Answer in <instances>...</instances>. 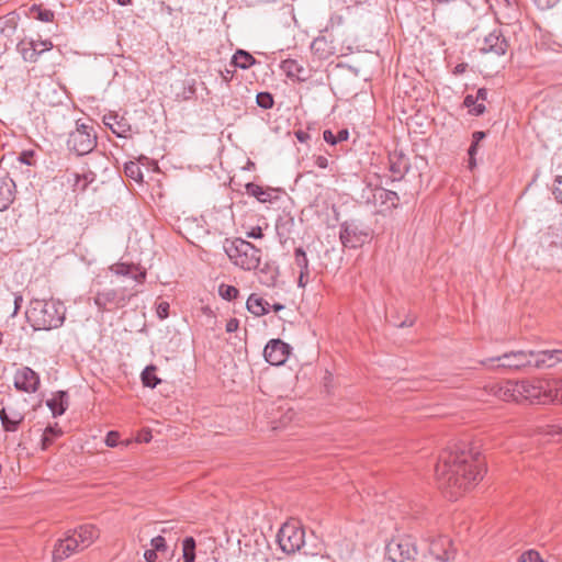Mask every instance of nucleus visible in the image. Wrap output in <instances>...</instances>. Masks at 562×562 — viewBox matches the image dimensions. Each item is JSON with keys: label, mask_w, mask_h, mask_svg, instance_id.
<instances>
[{"label": "nucleus", "mask_w": 562, "mask_h": 562, "mask_svg": "<svg viewBox=\"0 0 562 562\" xmlns=\"http://www.w3.org/2000/svg\"><path fill=\"white\" fill-rule=\"evenodd\" d=\"M283 307H284V306H283V305H281V304H274V305L272 306L273 311H276V312L281 311Z\"/></svg>", "instance_id": "62"}, {"label": "nucleus", "mask_w": 562, "mask_h": 562, "mask_svg": "<svg viewBox=\"0 0 562 562\" xmlns=\"http://www.w3.org/2000/svg\"><path fill=\"white\" fill-rule=\"evenodd\" d=\"M24 401L9 404L0 408V420L5 431H16L20 424L24 420L23 412Z\"/></svg>", "instance_id": "12"}, {"label": "nucleus", "mask_w": 562, "mask_h": 562, "mask_svg": "<svg viewBox=\"0 0 562 562\" xmlns=\"http://www.w3.org/2000/svg\"><path fill=\"white\" fill-rule=\"evenodd\" d=\"M61 435V429L57 426V424L53 427L49 426L45 429L42 437V449L46 450L49 445L54 441L55 438Z\"/></svg>", "instance_id": "28"}, {"label": "nucleus", "mask_w": 562, "mask_h": 562, "mask_svg": "<svg viewBox=\"0 0 562 562\" xmlns=\"http://www.w3.org/2000/svg\"><path fill=\"white\" fill-rule=\"evenodd\" d=\"M246 189L249 194L256 196L260 202H266L269 199V193L258 184L248 183Z\"/></svg>", "instance_id": "31"}, {"label": "nucleus", "mask_w": 562, "mask_h": 562, "mask_svg": "<svg viewBox=\"0 0 562 562\" xmlns=\"http://www.w3.org/2000/svg\"><path fill=\"white\" fill-rule=\"evenodd\" d=\"M477 145L479 144H475L472 142L468 153H469V156H470V166L473 167L474 166V156L477 151Z\"/></svg>", "instance_id": "49"}, {"label": "nucleus", "mask_w": 562, "mask_h": 562, "mask_svg": "<svg viewBox=\"0 0 562 562\" xmlns=\"http://www.w3.org/2000/svg\"><path fill=\"white\" fill-rule=\"evenodd\" d=\"M323 136L325 142L328 144L335 145L337 143L336 136L329 130L324 131Z\"/></svg>", "instance_id": "48"}, {"label": "nucleus", "mask_w": 562, "mask_h": 562, "mask_svg": "<svg viewBox=\"0 0 562 562\" xmlns=\"http://www.w3.org/2000/svg\"><path fill=\"white\" fill-rule=\"evenodd\" d=\"M144 558L147 562H155L157 560V552L153 549L144 552Z\"/></svg>", "instance_id": "53"}, {"label": "nucleus", "mask_w": 562, "mask_h": 562, "mask_svg": "<svg viewBox=\"0 0 562 562\" xmlns=\"http://www.w3.org/2000/svg\"><path fill=\"white\" fill-rule=\"evenodd\" d=\"M239 291L233 285L222 284L220 286V294L223 299L232 301L237 297Z\"/></svg>", "instance_id": "34"}, {"label": "nucleus", "mask_w": 562, "mask_h": 562, "mask_svg": "<svg viewBox=\"0 0 562 562\" xmlns=\"http://www.w3.org/2000/svg\"><path fill=\"white\" fill-rule=\"evenodd\" d=\"M257 104L262 109H270L273 106V98L269 92H260L257 94Z\"/></svg>", "instance_id": "35"}, {"label": "nucleus", "mask_w": 562, "mask_h": 562, "mask_svg": "<svg viewBox=\"0 0 562 562\" xmlns=\"http://www.w3.org/2000/svg\"><path fill=\"white\" fill-rule=\"evenodd\" d=\"M238 321L236 318H231L226 324V331L234 333L238 328Z\"/></svg>", "instance_id": "50"}, {"label": "nucleus", "mask_w": 562, "mask_h": 562, "mask_svg": "<svg viewBox=\"0 0 562 562\" xmlns=\"http://www.w3.org/2000/svg\"><path fill=\"white\" fill-rule=\"evenodd\" d=\"M281 68L286 74L289 78L296 79L299 81H305L307 80V71L305 68L300 65L296 60L288 59L282 61Z\"/></svg>", "instance_id": "20"}, {"label": "nucleus", "mask_w": 562, "mask_h": 562, "mask_svg": "<svg viewBox=\"0 0 562 562\" xmlns=\"http://www.w3.org/2000/svg\"><path fill=\"white\" fill-rule=\"evenodd\" d=\"M485 111V106L483 103H475V105L470 110V113L473 115H481Z\"/></svg>", "instance_id": "51"}, {"label": "nucleus", "mask_w": 562, "mask_h": 562, "mask_svg": "<svg viewBox=\"0 0 562 562\" xmlns=\"http://www.w3.org/2000/svg\"><path fill=\"white\" fill-rule=\"evenodd\" d=\"M339 238L345 247L357 248L366 243L368 233L353 221L345 222L340 226Z\"/></svg>", "instance_id": "10"}, {"label": "nucleus", "mask_w": 562, "mask_h": 562, "mask_svg": "<svg viewBox=\"0 0 562 562\" xmlns=\"http://www.w3.org/2000/svg\"><path fill=\"white\" fill-rule=\"evenodd\" d=\"M308 276V272L300 271L299 284L304 285V279Z\"/></svg>", "instance_id": "60"}, {"label": "nucleus", "mask_w": 562, "mask_h": 562, "mask_svg": "<svg viewBox=\"0 0 562 562\" xmlns=\"http://www.w3.org/2000/svg\"><path fill=\"white\" fill-rule=\"evenodd\" d=\"M517 381H506L504 383L493 384L490 392L503 401L520 402Z\"/></svg>", "instance_id": "17"}, {"label": "nucleus", "mask_w": 562, "mask_h": 562, "mask_svg": "<svg viewBox=\"0 0 562 562\" xmlns=\"http://www.w3.org/2000/svg\"><path fill=\"white\" fill-rule=\"evenodd\" d=\"M483 470L481 452L469 443L456 445L443 451L435 467L438 485L449 493L450 498H458L475 485L482 479Z\"/></svg>", "instance_id": "1"}, {"label": "nucleus", "mask_w": 562, "mask_h": 562, "mask_svg": "<svg viewBox=\"0 0 562 562\" xmlns=\"http://www.w3.org/2000/svg\"><path fill=\"white\" fill-rule=\"evenodd\" d=\"M157 368L153 364L147 366L142 372V382L145 386L155 389L161 380L156 375Z\"/></svg>", "instance_id": "26"}, {"label": "nucleus", "mask_w": 562, "mask_h": 562, "mask_svg": "<svg viewBox=\"0 0 562 562\" xmlns=\"http://www.w3.org/2000/svg\"><path fill=\"white\" fill-rule=\"evenodd\" d=\"M137 440L138 441H143V442H149L151 440V434L149 430H143L138 437H137Z\"/></svg>", "instance_id": "55"}, {"label": "nucleus", "mask_w": 562, "mask_h": 562, "mask_svg": "<svg viewBox=\"0 0 562 562\" xmlns=\"http://www.w3.org/2000/svg\"><path fill=\"white\" fill-rule=\"evenodd\" d=\"M290 349V346L281 339H271L263 349V356L270 364L281 366L286 361Z\"/></svg>", "instance_id": "13"}, {"label": "nucleus", "mask_w": 562, "mask_h": 562, "mask_svg": "<svg viewBox=\"0 0 562 562\" xmlns=\"http://www.w3.org/2000/svg\"><path fill=\"white\" fill-rule=\"evenodd\" d=\"M150 544L153 547V550L157 551H165L167 549L166 540L162 536H157L151 539Z\"/></svg>", "instance_id": "41"}, {"label": "nucleus", "mask_w": 562, "mask_h": 562, "mask_svg": "<svg viewBox=\"0 0 562 562\" xmlns=\"http://www.w3.org/2000/svg\"><path fill=\"white\" fill-rule=\"evenodd\" d=\"M476 102H477L476 98L473 95H470V94L467 95L463 101L464 105L467 108H469V111L475 105Z\"/></svg>", "instance_id": "54"}, {"label": "nucleus", "mask_w": 562, "mask_h": 562, "mask_svg": "<svg viewBox=\"0 0 562 562\" xmlns=\"http://www.w3.org/2000/svg\"><path fill=\"white\" fill-rule=\"evenodd\" d=\"M518 562H542V560L537 552L530 550L522 553Z\"/></svg>", "instance_id": "39"}, {"label": "nucleus", "mask_w": 562, "mask_h": 562, "mask_svg": "<svg viewBox=\"0 0 562 562\" xmlns=\"http://www.w3.org/2000/svg\"><path fill=\"white\" fill-rule=\"evenodd\" d=\"M553 387L552 402H562V380L551 382Z\"/></svg>", "instance_id": "38"}, {"label": "nucleus", "mask_w": 562, "mask_h": 562, "mask_svg": "<svg viewBox=\"0 0 562 562\" xmlns=\"http://www.w3.org/2000/svg\"><path fill=\"white\" fill-rule=\"evenodd\" d=\"M97 146V133L92 125L77 122L75 131L69 133L67 147L78 156H83Z\"/></svg>", "instance_id": "6"}, {"label": "nucleus", "mask_w": 562, "mask_h": 562, "mask_svg": "<svg viewBox=\"0 0 562 562\" xmlns=\"http://www.w3.org/2000/svg\"><path fill=\"white\" fill-rule=\"evenodd\" d=\"M195 540L192 537H187L182 541V551L184 562L195 561Z\"/></svg>", "instance_id": "27"}, {"label": "nucleus", "mask_w": 562, "mask_h": 562, "mask_svg": "<svg viewBox=\"0 0 562 562\" xmlns=\"http://www.w3.org/2000/svg\"><path fill=\"white\" fill-rule=\"evenodd\" d=\"M417 551L411 538L391 540L385 547V554L392 562H406L415 558Z\"/></svg>", "instance_id": "9"}, {"label": "nucleus", "mask_w": 562, "mask_h": 562, "mask_svg": "<svg viewBox=\"0 0 562 562\" xmlns=\"http://www.w3.org/2000/svg\"><path fill=\"white\" fill-rule=\"evenodd\" d=\"M232 63L236 67H239L241 69H248L256 63V59L248 52L238 49L234 54Z\"/></svg>", "instance_id": "24"}, {"label": "nucleus", "mask_w": 562, "mask_h": 562, "mask_svg": "<svg viewBox=\"0 0 562 562\" xmlns=\"http://www.w3.org/2000/svg\"><path fill=\"white\" fill-rule=\"evenodd\" d=\"M11 295L13 296V311L11 316H15L20 310L23 296L20 293H11Z\"/></svg>", "instance_id": "44"}, {"label": "nucleus", "mask_w": 562, "mask_h": 562, "mask_svg": "<svg viewBox=\"0 0 562 562\" xmlns=\"http://www.w3.org/2000/svg\"><path fill=\"white\" fill-rule=\"evenodd\" d=\"M36 46H32L30 42H22L20 46V52L25 61L34 63L38 57V52L36 50Z\"/></svg>", "instance_id": "29"}, {"label": "nucleus", "mask_w": 562, "mask_h": 562, "mask_svg": "<svg viewBox=\"0 0 562 562\" xmlns=\"http://www.w3.org/2000/svg\"><path fill=\"white\" fill-rule=\"evenodd\" d=\"M429 551L438 561L441 562H447L454 557L452 542L446 536H441L437 539H434L430 542Z\"/></svg>", "instance_id": "16"}, {"label": "nucleus", "mask_w": 562, "mask_h": 562, "mask_svg": "<svg viewBox=\"0 0 562 562\" xmlns=\"http://www.w3.org/2000/svg\"><path fill=\"white\" fill-rule=\"evenodd\" d=\"M131 1H132V0H117V3H119L120 5H127V4H130V3H131Z\"/></svg>", "instance_id": "61"}, {"label": "nucleus", "mask_w": 562, "mask_h": 562, "mask_svg": "<svg viewBox=\"0 0 562 562\" xmlns=\"http://www.w3.org/2000/svg\"><path fill=\"white\" fill-rule=\"evenodd\" d=\"M475 98L477 101H485L487 98V90L484 88L479 89Z\"/></svg>", "instance_id": "57"}, {"label": "nucleus", "mask_w": 562, "mask_h": 562, "mask_svg": "<svg viewBox=\"0 0 562 562\" xmlns=\"http://www.w3.org/2000/svg\"><path fill=\"white\" fill-rule=\"evenodd\" d=\"M532 367L537 369H551L562 364V349L533 351Z\"/></svg>", "instance_id": "15"}, {"label": "nucleus", "mask_w": 562, "mask_h": 562, "mask_svg": "<svg viewBox=\"0 0 562 562\" xmlns=\"http://www.w3.org/2000/svg\"><path fill=\"white\" fill-rule=\"evenodd\" d=\"M33 16L43 22H52L54 19V12L48 9H43L37 5L32 7Z\"/></svg>", "instance_id": "32"}, {"label": "nucleus", "mask_w": 562, "mask_h": 562, "mask_svg": "<svg viewBox=\"0 0 562 562\" xmlns=\"http://www.w3.org/2000/svg\"><path fill=\"white\" fill-rule=\"evenodd\" d=\"M520 401H529L532 404L552 403L553 387L551 382L543 380L517 381Z\"/></svg>", "instance_id": "5"}, {"label": "nucleus", "mask_w": 562, "mask_h": 562, "mask_svg": "<svg viewBox=\"0 0 562 562\" xmlns=\"http://www.w3.org/2000/svg\"><path fill=\"white\" fill-rule=\"evenodd\" d=\"M98 537L99 530L93 525H82L74 529L65 539L58 540L55 544L53 560L66 559L74 552L88 548Z\"/></svg>", "instance_id": "3"}, {"label": "nucleus", "mask_w": 562, "mask_h": 562, "mask_svg": "<svg viewBox=\"0 0 562 562\" xmlns=\"http://www.w3.org/2000/svg\"><path fill=\"white\" fill-rule=\"evenodd\" d=\"M535 2L540 9L544 10L554 7L559 0H535Z\"/></svg>", "instance_id": "46"}, {"label": "nucleus", "mask_w": 562, "mask_h": 562, "mask_svg": "<svg viewBox=\"0 0 562 562\" xmlns=\"http://www.w3.org/2000/svg\"><path fill=\"white\" fill-rule=\"evenodd\" d=\"M94 180V175L92 172L79 176L76 175V187H79L80 190H85L87 186Z\"/></svg>", "instance_id": "37"}, {"label": "nucleus", "mask_w": 562, "mask_h": 562, "mask_svg": "<svg viewBox=\"0 0 562 562\" xmlns=\"http://www.w3.org/2000/svg\"><path fill=\"white\" fill-rule=\"evenodd\" d=\"M533 350L530 351H515L504 353L501 357L488 359L483 364L487 366L488 362L498 361V367L509 369H520L524 367H532Z\"/></svg>", "instance_id": "11"}, {"label": "nucleus", "mask_w": 562, "mask_h": 562, "mask_svg": "<svg viewBox=\"0 0 562 562\" xmlns=\"http://www.w3.org/2000/svg\"><path fill=\"white\" fill-rule=\"evenodd\" d=\"M373 196L375 200H380L382 203L389 204V207L397 206L398 195L394 191L376 189Z\"/></svg>", "instance_id": "25"}, {"label": "nucleus", "mask_w": 562, "mask_h": 562, "mask_svg": "<svg viewBox=\"0 0 562 562\" xmlns=\"http://www.w3.org/2000/svg\"><path fill=\"white\" fill-rule=\"evenodd\" d=\"M269 307L270 304L256 294H251L247 300V310L256 316L269 313Z\"/></svg>", "instance_id": "23"}, {"label": "nucleus", "mask_w": 562, "mask_h": 562, "mask_svg": "<svg viewBox=\"0 0 562 562\" xmlns=\"http://www.w3.org/2000/svg\"><path fill=\"white\" fill-rule=\"evenodd\" d=\"M14 386L19 391L26 393H34L40 386L38 374L29 367H23L16 370L14 374Z\"/></svg>", "instance_id": "14"}, {"label": "nucleus", "mask_w": 562, "mask_h": 562, "mask_svg": "<svg viewBox=\"0 0 562 562\" xmlns=\"http://www.w3.org/2000/svg\"><path fill=\"white\" fill-rule=\"evenodd\" d=\"M412 324L413 323L411 322L408 325H412ZM406 325H407L406 322H404V323L401 324V327L406 326Z\"/></svg>", "instance_id": "64"}, {"label": "nucleus", "mask_w": 562, "mask_h": 562, "mask_svg": "<svg viewBox=\"0 0 562 562\" xmlns=\"http://www.w3.org/2000/svg\"><path fill=\"white\" fill-rule=\"evenodd\" d=\"M315 165L318 168L325 169L328 167V159L325 156H317L315 159Z\"/></svg>", "instance_id": "52"}, {"label": "nucleus", "mask_w": 562, "mask_h": 562, "mask_svg": "<svg viewBox=\"0 0 562 562\" xmlns=\"http://www.w3.org/2000/svg\"><path fill=\"white\" fill-rule=\"evenodd\" d=\"M15 183L12 179L0 180V211L7 210L14 200Z\"/></svg>", "instance_id": "19"}, {"label": "nucleus", "mask_w": 562, "mask_h": 562, "mask_svg": "<svg viewBox=\"0 0 562 562\" xmlns=\"http://www.w3.org/2000/svg\"><path fill=\"white\" fill-rule=\"evenodd\" d=\"M295 265L300 271L308 272V260L305 251L302 248H296L294 251Z\"/></svg>", "instance_id": "33"}, {"label": "nucleus", "mask_w": 562, "mask_h": 562, "mask_svg": "<svg viewBox=\"0 0 562 562\" xmlns=\"http://www.w3.org/2000/svg\"><path fill=\"white\" fill-rule=\"evenodd\" d=\"M125 173L134 180H140L143 177L139 166L135 162H130L125 166Z\"/></svg>", "instance_id": "36"}, {"label": "nucleus", "mask_w": 562, "mask_h": 562, "mask_svg": "<svg viewBox=\"0 0 562 562\" xmlns=\"http://www.w3.org/2000/svg\"><path fill=\"white\" fill-rule=\"evenodd\" d=\"M46 405L52 411L53 415L60 416L68 407V395L64 391H58L52 398L47 400Z\"/></svg>", "instance_id": "21"}, {"label": "nucleus", "mask_w": 562, "mask_h": 562, "mask_svg": "<svg viewBox=\"0 0 562 562\" xmlns=\"http://www.w3.org/2000/svg\"><path fill=\"white\" fill-rule=\"evenodd\" d=\"M157 315L160 319H165L169 315V304L167 302H160L157 306Z\"/></svg>", "instance_id": "43"}, {"label": "nucleus", "mask_w": 562, "mask_h": 562, "mask_svg": "<svg viewBox=\"0 0 562 562\" xmlns=\"http://www.w3.org/2000/svg\"><path fill=\"white\" fill-rule=\"evenodd\" d=\"M507 47V42L502 34L498 32H492L485 36L480 49L483 53H494L495 55L501 56L506 53Z\"/></svg>", "instance_id": "18"}, {"label": "nucleus", "mask_w": 562, "mask_h": 562, "mask_svg": "<svg viewBox=\"0 0 562 562\" xmlns=\"http://www.w3.org/2000/svg\"><path fill=\"white\" fill-rule=\"evenodd\" d=\"M485 136H486V135H485V133H484V132H482V131H476V132H474V133H473V135H472V138H473V140H472V142H473V143H475V144H479L482 139H484V138H485Z\"/></svg>", "instance_id": "56"}, {"label": "nucleus", "mask_w": 562, "mask_h": 562, "mask_svg": "<svg viewBox=\"0 0 562 562\" xmlns=\"http://www.w3.org/2000/svg\"><path fill=\"white\" fill-rule=\"evenodd\" d=\"M456 71H457V72H461V71H463V66H462V65L457 66V67H456Z\"/></svg>", "instance_id": "63"}, {"label": "nucleus", "mask_w": 562, "mask_h": 562, "mask_svg": "<svg viewBox=\"0 0 562 562\" xmlns=\"http://www.w3.org/2000/svg\"><path fill=\"white\" fill-rule=\"evenodd\" d=\"M223 247L235 266L248 271L258 268L261 251L251 243L241 238H235L233 240L226 239Z\"/></svg>", "instance_id": "4"}, {"label": "nucleus", "mask_w": 562, "mask_h": 562, "mask_svg": "<svg viewBox=\"0 0 562 562\" xmlns=\"http://www.w3.org/2000/svg\"><path fill=\"white\" fill-rule=\"evenodd\" d=\"M263 236L262 234V229L261 227L257 226V227H252L248 233H247V237L249 238H255V239H258V238H261Z\"/></svg>", "instance_id": "47"}, {"label": "nucleus", "mask_w": 562, "mask_h": 562, "mask_svg": "<svg viewBox=\"0 0 562 562\" xmlns=\"http://www.w3.org/2000/svg\"><path fill=\"white\" fill-rule=\"evenodd\" d=\"M305 532L295 522L284 524L278 532V543L283 552L294 553L305 544Z\"/></svg>", "instance_id": "7"}, {"label": "nucleus", "mask_w": 562, "mask_h": 562, "mask_svg": "<svg viewBox=\"0 0 562 562\" xmlns=\"http://www.w3.org/2000/svg\"><path fill=\"white\" fill-rule=\"evenodd\" d=\"M27 317L36 329L57 328L65 321V306L59 301L35 300L31 303Z\"/></svg>", "instance_id": "2"}, {"label": "nucleus", "mask_w": 562, "mask_h": 562, "mask_svg": "<svg viewBox=\"0 0 562 562\" xmlns=\"http://www.w3.org/2000/svg\"><path fill=\"white\" fill-rule=\"evenodd\" d=\"M296 137H297V139H299L301 143H303V142H305V140H306V138L308 137V135H307L306 133H304V132L300 131V132H297V133H296Z\"/></svg>", "instance_id": "59"}, {"label": "nucleus", "mask_w": 562, "mask_h": 562, "mask_svg": "<svg viewBox=\"0 0 562 562\" xmlns=\"http://www.w3.org/2000/svg\"><path fill=\"white\" fill-rule=\"evenodd\" d=\"M553 195L555 200L562 203V176H558L553 184Z\"/></svg>", "instance_id": "40"}, {"label": "nucleus", "mask_w": 562, "mask_h": 562, "mask_svg": "<svg viewBox=\"0 0 562 562\" xmlns=\"http://www.w3.org/2000/svg\"><path fill=\"white\" fill-rule=\"evenodd\" d=\"M349 137V133L347 130H341L338 132L337 136H336V139H337V143L338 142H342V140H347Z\"/></svg>", "instance_id": "58"}, {"label": "nucleus", "mask_w": 562, "mask_h": 562, "mask_svg": "<svg viewBox=\"0 0 562 562\" xmlns=\"http://www.w3.org/2000/svg\"><path fill=\"white\" fill-rule=\"evenodd\" d=\"M136 293L137 291L126 294L125 289H104L95 293L93 301L99 311H111L113 308L123 307L126 300Z\"/></svg>", "instance_id": "8"}, {"label": "nucleus", "mask_w": 562, "mask_h": 562, "mask_svg": "<svg viewBox=\"0 0 562 562\" xmlns=\"http://www.w3.org/2000/svg\"><path fill=\"white\" fill-rule=\"evenodd\" d=\"M110 269L112 272H114L117 276L131 277L132 279H134L137 282H143L146 278L145 271L134 272V270H136V268L134 266H131L127 263H116V265L112 266Z\"/></svg>", "instance_id": "22"}, {"label": "nucleus", "mask_w": 562, "mask_h": 562, "mask_svg": "<svg viewBox=\"0 0 562 562\" xmlns=\"http://www.w3.org/2000/svg\"><path fill=\"white\" fill-rule=\"evenodd\" d=\"M116 116L109 115L104 116L103 121L106 126L110 127V130L117 135L119 137H125V133L127 130L125 128L124 124H121L119 122H115Z\"/></svg>", "instance_id": "30"}, {"label": "nucleus", "mask_w": 562, "mask_h": 562, "mask_svg": "<svg viewBox=\"0 0 562 562\" xmlns=\"http://www.w3.org/2000/svg\"><path fill=\"white\" fill-rule=\"evenodd\" d=\"M32 46H36L38 54L49 50L53 47L50 41H30Z\"/></svg>", "instance_id": "42"}, {"label": "nucleus", "mask_w": 562, "mask_h": 562, "mask_svg": "<svg viewBox=\"0 0 562 562\" xmlns=\"http://www.w3.org/2000/svg\"><path fill=\"white\" fill-rule=\"evenodd\" d=\"M119 440V432L109 431L105 438V443L108 447H115Z\"/></svg>", "instance_id": "45"}]
</instances>
